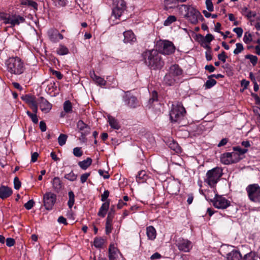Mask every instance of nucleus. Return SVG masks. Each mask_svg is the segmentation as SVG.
Listing matches in <instances>:
<instances>
[{"instance_id":"1","label":"nucleus","mask_w":260,"mask_h":260,"mask_svg":"<svg viewBox=\"0 0 260 260\" xmlns=\"http://www.w3.org/2000/svg\"><path fill=\"white\" fill-rule=\"evenodd\" d=\"M142 56L146 64L151 69H161L164 65L161 55L156 49L145 51Z\"/></svg>"},{"instance_id":"2","label":"nucleus","mask_w":260,"mask_h":260,"mask_svg":"<svg viewBox=\"0 0 260 260\" xmlns=\"http://www.w3.org/2000/svg\"><path fill=\"white\" fill-rule=\"evenodd\" d=\"M5 64L7 71L11 74L19 75L25 70L23 62L17 56L9 58L6 60Z\"/></svg>"},{"instance_id":"3","label":"nucleus","mask_w":260,"mask_h":260,"mask_svg":"<svg viewBox=\"0 0 260 260\" xmlns=\"http://www.w3.org/2000/svg\"><path fill=\"white\" fill-rule=\"evenodd\" d=\"M222 175V169L220 167L214 168L207 172L205 182L213 187L218 182Z\"/></svg>"},{"instance_id":"4","label":"nucleus","mask_w":260,"mask_h":260,"mask_svg":"<svg viewBox=\"0 0 260 260\" xmlns=\"http://www.w3.org/2000/svg\"><path fill=\"white\" fill-rule=\"evenodd\" d=\"M186 111L181 103H177L172 105L170 112V119L172 122H177L181 120L184 115Z\"/></svg>"},{"instance_id":"5","label":"nucleus","mask_w":260,"mask_h":260,"mask_svg":"<svg viewBox=\"0 0 260 260\" xmlns=\"http://www.w3.org/2000/svg\"><path fill=\"white\" fill-rule=\"evenodd\" d=\"M113 9L110 21H114L119 18L122 15L126 8L124 0H112Z\"/></svg>"},{"instance_id":"6","label":"nucleus","mask_w":260,"mask_h":260,"mask_svg":"<svg viewBox=\"0 0 260 260\" xmlns=\"http://www.w3.org/2000/svg\"><path fill=\"white\" fill-rule=\"evenodd\" d=\"M155 47L159 53L165 55L171 54L175 50V47L173 43L167 40L158 41Z\"/></svg>"},{"instance_id":"7","label":"nucleus","mask_w":260,"mask_h":260,"mask_svg":"<svg viewBox=\"0 0 260 260\" xmlns=\"http://www.w3.org/2000/svg\"><path fill=\"white\" fill-rule=\"evenodd\" d=\"M249 199L254 202H260V187L257 184L247 186L246 188Z\"/></svg>"},{"instance_id":"8","label":"nucleus","mask_w":260,"mask_h":260,"mask_svg":"<svg viewBox=\"0 0 260 260\" xmlns=\"http://www.w3.org/2000/svg\"><path fill=\"white\" fill-rule=\"evenodd\" d=\"M123 101L124 104L131 109L136 108L139 106L137 98L131 94L128 91L125 92V95L123 96Z\"/></svg>"},{"instance_id":"9","label":"nucleus","mask_w":260,"mask_h":260,"mask_svg":"<svg viewBox=\"0 0 260 260\" xmlns=\"http://www.w3.org/2000/svg\"><path fill=\"white\" fill-rule=\"evenodd\" d=\"M56 199V196L53 193L48 192L44 195V206L46 209L49 210L52 209Z\"/></svg>"},{"instance_id":"10","label":"nucleus","mask_w":260,"mask_h":260,"mask_svg":"<svg viewBox=\"0 0 260 260\" xmlns=\"http://www.w3.org/2000/svg\"><path fill=\"white\" fill-rule=\"evenodd\" d=\"M211 202H213L214 206L218 209H225L230 205V201L221 196H218L217 194L215 195L214 199L211 200Z\"/></svg>"},{"instance_id":"11","label":"nucleus","mask_w":260,"mask_h":260,"mask_svg":"<svg viewBox=\"0 0 260 260\" xmlns=\"http://www.w3.org/2000/svg\"><path fill=\"white\" fill-rule=\"evenodd\" d=\"M187 17L189 21L192 24L197 23L199 20H204V18L201 13L193 8H191L189 10Z\"/></svg>"},{"instance_id":"12","label":"nucleus","mask_w":260,"mask_h":260,"mask_svg":"<svg viewBox=\"0 0 260 260\" xmlns=\"http://www.w3.org/2000/svg\"><path fill=\"white\" fill-rule=\"evenodd\" d=\"M176 245L180 251L185 252H189L192 247L190 241L184 239H179L177 241Z\"/></svg>"},{"instance_id":"13","label":"nucleus","mask_w":260,"mask_h":260,"mask_svg":"<svg viewBox=\"0 0 260 260\" xmlns=\"http://www.w3.org/2000/svg\"><path fill=\"white\" fill-rule=\"evenodd\" d=\"M41 110L44 113H48L52 108V105L44 98L41 96L38 100Z\"/></svg>"},{"instance_id":"14","label":"nucleus","mask_w":260,"mask_h":260,"mask_svg":"<svg viewBox=\"0 0 260 260\" xmlns=\"http://www.w3.org/2000/svg\"><path fill=\"white\" fill-rule=\"evenodd\" d=\"M168 73L178 80L181 76L183 71L178 64H174L170 67Z\"/></svg>"},{"instance_id":"15","label":"nucleus","mask_w":260,"mask_h":260,"mask_svg":"<svg viewBox=\"0 0 260 260\" xmlns=\"http://www.w3.org/2000/svg\"><path fill=\"white\" fill-rule=\"evenodd\" d=\"M121 255L119 251L113 245H110L109 248V260H120Z\"/></svg>"},{"instance_id":"16","label":"nucleus","mask_w":260,"mask_h":260,"mask_svg":"<svg viewBox=\"0 0 260 260\" xmlns=\"http://www.w3.org/2000/svg\"><path fill=\"white\" fill-rule=\"evenodd\" d=\"M25 21V19L19 15H11L9 24L10 27H13L16 25H19Z\"/></svg>"},{"instance_id":"17","label":"nucleus","mask_w":260,"mask_h":260,"mask_svg":"<svg viewBox=\"0 0 260 260\" xmlns=\"http://www.w3.org/2000/svg\"><path fill=\"white\" fill-rule=\"evenodd\" d=\"M77 127L82 135H87L90 132V127L85 124L82 120H79L77 123Z\"/></svg>"},{"instance_id":"18","label":"nucleus","mask_w":260,"mask_h":260,"mask_svg":"<svg viewBox=\"0 0 260 260\" xmlns=\"http://www.w3.org/2000/svg\"><path fill=\"white\" fill-rule=\"evenodd\" d=\"M12 193V190L11 188L2 186L0 187V198L5 199L10 197Z\"/></svg>"},{"instance_id":"19","label":"nucleus","mask_w":260,"mask_h":260,"mask_svg":"<svg viewBox=\"0 0 260 260\" xmlns=\"http://www.w3.org/2000/svg\"><path fill=\"white\" fill-rule=\"evenodd\" d=\"M54 191L58 192L62 188L63 183L58 177H55L51 181Z\"/></svg>"},{"instance_id":"20","label":"nucleus","mask_w":260,"mask_h":260,"mask_svg":"<svg viewBox=\"0 0 260 260\" xmlns=\"http://www.w3.org/2000/svg\"><path fill=\"white\" fill-rule=\"evenodd\" d=\"M123 41L125 43L134 42L136 40L134 34L131 30L124 31L123 32Z\"/></svg>"},{"instance_id":"21","label":"nucleus","mask_w":260,"mask_h":260,"mask_svg":"<svg viewBox=\"0 0 260 260\" xmlns=\"http://www.w3.org/2000/svg\"><path fill=\"white\" fill-rule=\"evenodd\" d=\"M226 260H242V255L237 250H232L226 254Z\"/></svg>"},{"instance_id":"22","label":"nucleus","mask_w":260,"mask_h":260,"mask_svg":"<svg viewBox=\"0 0 260 260\" xmlns=\"http://www.w3.org/2000/svg\"><path fill=\"white\" fill-rule=\"evenodd\" d=\"M168 192L172 194H177L179 191V187L177 183L175 182H170L167 186Z\"/></svg>"},{"instance_id":"23","label":"nucleus","mask_w":260,"mask_h":260,"mask_svg":"<svg viewBox=\"0 0 260 260\" xmlns=\"http://www.w3.org/2000/svg\"><path fill=\"white\" fill-rule=\"evenodd\" d=\"M146 234L148 239L154 240L156 238V232L153 226H149L146 228Z\"/></svg>"},{"instance_id":"24","label":"nucleus","mask_w":260,"mask_h":260,"mask_svg":"<svg viewBox=\"0 0 260 260\" xmlns=\"http://www.w3.org/2000/svg\"><path fill=\"white\" fill-rule=\"evenodd\" d=\"M110 203L109 202H105L103 203L101 208H100L99 211L98 215L99 216L104 217L107 213V212L109 208Z\"/></svg>"},{"instance_id":"25","label":"nucleus","mask_w":260,"mask_h":260,"mask_svg":"<svg viewBox=\"0 0 260 260\" xmlns=\"http://www.w3.org/2000/svg\"><path fill=\"white\" fill-rule=\"evenodd\" d=\"M49 38L50 40L53 42H57L58 40H61L63 39V36L58 32L57 30H53L49 32Z\"/></svg>"},{"instance_id":"26","label":"nucleus","mask_w":260,"mask_h":260,"mask_svg":"<svg viewBox=\"0 0 260 260\" xmlns=\"http://www.w3.org/2000/svg\"><path fill=\"white\" fill-rule=\"evenodd\" d=\"M177 80H178L176 78L171 75L169 73L165 75L164 78V83L170 86L173 85Z\"/></svg>"},{"instance_id":"27","label":"nucleus","mask_w":260,"mask_h":260,"mask_svg":"<svg viewBox=\"0 0 260 260\" xmlns=\"http://www.w3.org/2000/svg\"><path fill=\"white\" fill-rule=\"evenodd\" d=\"M221 162L224 165H230L233 164L230 152L223 153L220 157Z\"/></svg>"},{"instance_id":"28","label":"nucleus","mask_w":260,"mask_h":260,"mask_svg":"<svg viewBox=\"0 0 260 260\" xmlns=\"http://www.w3.org/2000/svg\"><path fill=\"white\" fill-rule=\"evenodd\" d=\"M108 122L110 126L115 129H118L120 128V126L118 121L114 117L111 116H108Z\"/></svg>"},{"instance_id":"29","label":"nucleus","mask_w":260,"mask_h":260,"mask_svg":"<svg viewBox=\"0 0 260 260\" xmlns=\"http://www.w3.org/2000/svg\"><path fill=\"white\" fill-rule=\"evenodd\" d=\"M92 161V159L90 157H88L83 161H79L78 165L81 169L85 170L91 165Z\"/></svg>"},{"instance_id":"30","label":"nucleus","mask_w":260,"mask_h":260,"mask_svg":"<svg viewBox=\"0 0 260 260\" xmlns=\"http://www.w3.org/2000/svg\"><path fill=\"white\" fill-rule=\"evenodd\" d=\"M168 145L171 149L174 150L176 152L180 151V148L178 143L173 140H170L168 142Z\"/></svg>"},{"instance_id":"31","label":"nucleus","mask_w":260,"mask_h":260,"mask_svg":"<svg viewBox=\"0 0 260 260\" xmlns=\"http://www.w3.org/2000/svg\"><path fill=\"white\" fill-rule=\"evenodd\" d=\"M23 100L26 101L30 107H31V105H34L38 103V101L36 100V98L30 95H26Z\"/></svg>"},{"instance_id":"32","label":"nucleus","mask_w":260,"mask_h":260,"mask_svg":"<svg viewBox=\"0 0 260 260\" xmlns=\"http://www.w3.org/2000/svg\"><path fill=\"white\" fill-rule=\"evenodd\" d=\"M243 260H260V257L254 252H250L244 255Z\"/></svg>"},{"instance_id":"33","label":"nucleus","mask_w":260,"mask_h":260,"mask_svg":"<svg viewBox=\"0 0 260 260\" xmlns=\"http://www.w3.org/2000/svg\"><path fill=\"white\" fill-rule=\"evenodd\" d=\"M147 178L146 174L145 171H141L136 176L137 181L138 182H144Z\"/></svg>"},{"instance_id":"34","label":"nucleus","mask_w":260,"mask_h":260,"mask_svg":"<svg viewBox=\"0 0 260 260\" xmlns=\"http://www.w3.org/2000/svg\"><path fill=\"white\" fill-rule=\"evenodd\" d=\"M21 4L22 5H27L31 7L36 10H37L38 9L37 3L32 0H22Z\"/></svg>"},{"instance_id":"35","label":"nucleus","mask_w":260,"mask_h":260,"mask_svg":"<svg viewBox=\"0 0 260 260\" xmlns=\"http://www.w3.org/2000/svg\"><path fill=\"white\" fill-rule=\"evenodd\" d=\"M11 16V15L9 14L0 12V19L3 20L5 24H9Z\"/></svg>"},{"instance_id":"36","label":"nucleus","mask_w":260,"mask_h":260,"mask_svg":"<svg viewBox=\"0 0 260 260\" xmlns=\"http://www.w3.org/2000/svg\"><path fill=\"white\" fill-rule=\"evenodd\" d=\"M57 53L60 55H64L68 54L69 50L64 46L60 45L58 48L57 49Z\"/></svg>"},{"instance_id":"37","label":"nucleus","mask_w":260,"mask_h":260,"mask_svg":"<svg viewBox=\"0 0 260 260\" xmlns=\"http://www.w3.org/2000/svg\"><path fill=\"white\" fill-rule=\"evenodd\" d=\"M69 200L68 202V205L69 206V207L71 209L74 204L75 202V195L72 191H70L69 192Z\"/></svg>"},{"instance_id":"38","label":"nucleus","mask_w":260,"mask_h":260,"mask_svg":"<svg viewBox=\"0 0 260 260\" xmlns=\"http://www.w3.org/2000/svg\"><path fill=\"white\" fill-rule=\"evenodd\" d=\"M230 154L233 163H236L241 159V157H240V156H239V154H238L236 152L234 151L232 152H230Z\"/></svg>"},{"instance_id":"39","label":"nucleus","mask_w":260,"mask_h":260,"mask_svg":"<svg viewBox=\"0 0 260 260\" xmlns=\"http://www.w3.org/2000/svg\"><path fill=\"white\" fill-rule=\"evenodd\" d=\"M68 136L67 135L61 134L58 138V142L60 146L64 145L67 141Z\"/></svg>"},{"instance_id":"40","label":"nucleus","mask_w":260,"mask_h":260,"mask_svg":"<svg viewBox=\"0 0 260 260\" xmlns=\"http://www.w3.org/2000/svg\"><path fill=\"white\" fill-rule=\"evenodd\" d=\"M63 110L66 113H70L72 111V106L69 101H66L63 104Z\"/></svg>"},{"instance_id":"41","label":"nucleus","mask_w":260,"mask_h":260,"mask_svg":"<svg viewBox=\"0 0 260 260\" xmlns=\"http://www.w3.org/2000/svg\"><path fill=\"white\" fill-rule=\"evenodd\" d=\"M104 243V240L101 238H95L94 240V245L96 248H101Z\"/></svg>"},{"instance_id":"42","label":"nucleus","mask_w":260,"mask_h":260,"mask_svg":"<svg viewBox=\"0 0 260 260\" xmlns=\"http://www.w3.org/2000/svg\"><path fill=\"white\" fill-rule=\"evenodd\" d=\"M216 84V81L215 80L210 78L206 82L205 86L206 89H209L214 86Z\"/></svg>"},{"instance_id":"43","label":"nucleus","mask_w":260,"mask_h":260,"mask_svg":"<svg viewBox=\"0 0 260 260\" xmlns=\"http://www.w3.org/2000/svg\"><path fill=\"white\" fill-rule=\"evenodd\" d=\"M64 177L71 181H74L77 179V175L75 174L73 171H71L69 174H66Z\"/></svg>"},{"instance_id":"44","label":"nucleus","mask_w":260,"mask_h":260,"mask_svg":"<svg viewBox=\"0 0 260 260\" xmlns=\"http://www.w3.org/2000/svg\"><path fill=\"white\" fill-rule=\"evenodd\" d=\"M98 85L102 86H104L106 84V81L103 78L97 76L95 79L93 80Z\"/></svg>"},{"instance_id":"45","label":"nucleus","mask_w":260,"mask_h":260,"mask_svg":"<svg viewBox=\"0 0 260 260\" xmlns=\"http://www.w3.org/2000/svg\"><path fill=\"white\" fill-rule=\"evenodd\" d=\"M176 21V18L174 16H169L167 19L164 22V25L165 26H169L173 22Z\"/></svg>"},{"instance_id":"46","label":"nucleus","mask_w":260,"mask_h":260,"mask_svg":"<svg viewBox=\"0 0 260 260\" xmlns=\"http://www.w3.org/2000/svg\"><path fill=\"white\" fill-rule=\"evenodd\" d=\"M53 4L56 7H64L67 5V0H52Z\"/></svg>"},{"instance_id":"47","label":"nucleus","mask_w":260,"mask_h":260,"mask_svg":"<svg viewBox=\"0 0 260 260\" xmlns=\"http://www.w3.org/2000/svg\"><path fill=\"white\" fill-rule=\"evenodd\" d=\"M233 149L234 151V152H236L238 154H239V156H240L241 155H243L247 152V149H242L239 146L234 147L233 148Z\"/></svg>"},{"instance_id":"48","label":"nucleus","mask_w":260,"mask_h":260,"mask_svg":"<svg viewBox=\"0 0 260 260\" xmlns=\"http://www.w3.org/2000/svg\"><path fill=\"white\" fill-rule=\"evenodd\" d=\"M245 58L250 59L251 62L254 66L257 63L258 58L256 56L248 54L245 56Z\"/></svg>"},{"instance_id":"49","label":"nucleus","mask_w":260,"mask_h":260,"mask_svg":"<svg viewBox=\"0 0 260 260\" xmlns=\"http://www.w3.org/2000/svg\"><path fill=\"white\" fill-rule=\"evenodd\" d=\"M26 114L31 118L34 123H37L38 122V118L37 114L31 113L28 111H26Z\"/></svg>"},{"instance_id":"50","label":"nucleus","mask_w":260,"mask_h":260,"mask_svg":"<svg viewBox=\"0 0 260 260\" xmlns=\"http://www.w3.org/2000/svg\"><path fill=\"white\" fill-rule=\"evenodd\" d=\"M236 48L234 50V53L235 54H238L239 53H240L243 50V49H244L243 46L242 44L240 43H237L236 44Z\"/></svg>"},{"instance_id":"51","label":"nucleus","mask_w":260,"mask_h":260,"mask_svg":"<svg viewBox=\"0 0 260 260\" xmlns=\"http://www.w3.org/2000/svg\"><path fill=\"white\" fill-rule=\"evenodd\" d=\"M115 211L114 210V207H111L110 211L108 213L106 221L112 222L113 218L114 217Z\"/></svg>"},{"instance_id":"52","label":"nucleus","mask_w":260,"mask_h":260,"mask_svg":"<svg viewBox=\"0 0 260 260\" xmlns=\"http://www.w3.org/2000/svg\"><path fill=\"white\" fill-rule=\"evenodd\" d=\"M73 154L76 157H81L83 155V152L81 147H75L73 149Z\"/></svg>"},{"instance_id":"53","label":"nucleus","mask_w":260,"mask_h":260,"mask_svg":"<svg viewBox=\"0 0 260 260\" xmlns=\"http://www.w3.org/2000/svg\"><path fill=\"white\" fill-rule=\"evenodd\" d=\"M251 40H252L251 35L248 32H246L245 33V35H244V36L243 38V41L246 44H249L251 41Z\"/></svg>"},{"instance_id":"54","label":"nucleus","mask_w":260,"mask_h":260,"mask_svg":"<svg viewBox=\"0 0 260 260\" xmlns=\"http://www.w3.org/2000/svg\"><path fill=\"white\" fill-rule=\"evenodd\" d=\"M112 222L106 221V234L107 235L109 234L112 232Z\"/></svg>"},{"instance_id":"55","label":"nucleus","mask_w":260,"mask_h":260,"mask_svg":"<svg viewBox=\"0 0 260 260\" xmlns=\"http://www.w3.org/2000/svg\"><path fill=\"white\" fill-rule=\"evenodd\" d=\"M21 183L17 177H15L14 179V188L18 190L21 187Z\"/></svg>"},{"instance_id":"56","label":"nucleus","mask_w":260,"mask_h":260,"mask_svg":"<svg viewBox=\"0 0 260 260\" xmlns=\"http://www.w3.org/2000/svg\"><path fill=\"white\" fill-rule=\"evenodd\" d=\"M206 5L209 11L212 12L213 11L214 7L211 0H206Z\"/></svg>"},{"instance_id":"57","label":"nucleus","mask_w":260,"mask_h":260,"mask_svg":"<svg viewBox=\"0 0 260 260\" xmlns=\"http://www.w3.org/2000/svg\"><path fill=\"white\" fill-rule=\"evenodd\" d=\"M34 204L35 202L33 200H30L24 204V206L27 210H30L33 207Z\"/></svg>"},{"instance_id":"58","label":"nucleus","mask_w":260,"mask_h":260,"mask_svg":"<svg viewBox=\"0 0 260 260\" xmlns=\"http://www.w3.org/2000/svg\"><path fill=\"white\" fill-rule=\"evenodd\" d=\"M227 57L228 56L225 55V53L223 51L220 54H219L218 55V59L221 60L223 62H225Z\"/></svg>"},{"instance_id":"59","label":"nucleus","mask_w":260,"mask_h":260,"mask_svg":"<svg viewBox=\"0 0 260 260\" xmlns=\"http://www.w3.org/2000/svg\"><path fill=\"white\" fill-rule=\"evenodd\" d=\"M233 31L237 34L238 38H240L243 34V30L241 27H236L234 28Z\"/></svg>"},{"instance_id":"60","label":"nucleus","mask_w":260,"mask_h":260,"mask_svg":"<svg viewBox=\"0 0 260 260\" xmlns=\"http://www.w3.org/2000/svg\"><path fill=\"white\" fill-rule=\"evenodd\" d=\"M214 39V37L210 34H207L204 39V42L210 43Z\"/></svg>"},{"instance_id":"61","label":"nucleus","mask_w":260,"mask_h":260,"mask_svg":"<svg viewBox=\"0 0 260 260\" xmlns=\"http://www.w3.org/2000/svg\"><path fill=\"white\" fill-rule=\"evenodd\" d=\"M6 245L8 247H11L15 244V240L11 238H8L6 240Z\"/></svg>"},{"instance_id":"62","label":"nucleus","mask_w":260,"mask_h":260,"mask_svg":"<svg viewBox=\"0 0 260 260\" xmlns=\"http://www.w3.org/2000/svg\"><path fill=\"white\" fill-rule=\"evenodd\" d=\"M90 173H86L82 174L80 177L81 182L82 183H84V182H85L86 181L88 177L90 176Z\"/></svg>"},{"instance_id":"63","label":"nucleus","mask_w":260,"mask_h":260,"mask_svg":"<svg viewBox=\"0 0 260 260\" xmlns=\"http://www.w3.org/2000/svg\"><path fill=\"white\" fill-rule=\"evenodd\" d=\"M98 172L99 174L103 176L105 179H108L110 177L109 175L108 174V172L107 171L105 172L103 170L100 169L98 171Z\"/></svg>"},{"instance_id":"64","label":"nucleus","mask_w":260,"mask_h":260,"mask_svg":"<svg viewBox=\"0 0 260 260\" xmlns=\"http://www.w3.org/2000/svg\"><path fill=\"white\" fill-rule=\"evenodd\" d=\"M109 195V192L108 190H105L104 193L101 196V201L105 202L107 199Z\"/></svg>"}]
</instances>
